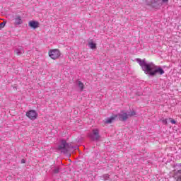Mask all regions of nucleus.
<instances>
[{"label": "nucleus", "mask_w": 181, "mask_h": 181, "mask_svg": "<svg viewBox=\"0 0 181 181\" xmlns=\"http://www.w3.org/2000/svg\"><path fill=\"white\" fill-rule=\"evenodd\" d=\"M136 62L139 63V66L141 67L143 71L145 74H148V76H156V74H165V71L160 66H158L153 64L152 62H148L146 59H141L139 58L136 59Z\"/></svg>", "instance_id": "f257e3e1"}, {"label": "nucleus", "mask_w": 181, "mask_h": 181, "mask_svg": "<svg viewBox=\"0 0 181 181\" xmlns=\"http://www.w3.org/2000/svg\"><path fill=\"white\" fill-rule=\"evenodd\" d=\"M134 115H136V114L135 113V111L128 112L122 111L118 115H114L112 117L107 119H105L104 120V122L105 124H111L112 121H115V118H117V117H118L119 121H127V119H129V117H134Z\"/></svg>", "instance_id": "f03ea898"}, {"label": "nucleus", "mask_w": 181, "mask_h": 181, "mask_svg": "<svg viewBox=\"0 0 181 181\" xmlns=\"http://www.w3.org/2000/svg\"><path fill=\"white\" fill-rule=\"evenodd\" d=\"M73 146L69 144L65 140H62L60 144L58 146V150L64 153V155H69V151H71Z\"/></svg>", "instance_id": "7ed1b4c3"}, {"label": "nucleus", "mask_w": 181, "mask_h": 181, "mask_svg": "<svg viewBox=\"0 0 181 181\" xmlns=\"http://www.w3.org/2000/svg\"><path fill=\"white\" fill-rule=\"evenodd\" d=\"M89 138L92 141H98L101 136H100V130L98 129H93L90 133L88 134Z\"/></svg>", "instance_id": "20e7f679"}, {"label": "nucleus", "mask_w": 181, "mask_h": 181, "mask_svg": "<svg viewBox=\"0 0 181 181\" xmlns=\"http://www.w3.org/2000/svg\"><path fill=\"white\" fill-rule=\"evenodd\" d=\"M49 56L53 60H56V59H59V57H60V51L57 49L50 50L49 52Z\"/></svg>", "instance_id": "39448f33"}, {"label": "nucleus", "mask_w": 181, "mask_h": 181, "mask_svg": "<svg viewBox=\"0 0 181 181\" xmlns=\"http://www.w3.org/2000/svg\"><path fill=\"white\" fill-rule=\"evenodd\" d=\"M26 116L33 121H35L37 118V113L35 110H29L26 112Z\"/></svg>", "instance_id": "423d86ee"}, {"label": "nucleus", "mask_w": 181, "mask_h": 181, "mask_svg": "<svg viewBox=\"0 0 181 181\" xmlns=\"http://www.w3.org/2000/svg\"><path fill=\"white\" fill-rule=\"evenodd\" d=\"M13 21H14V25L16 26L22 25V23H23V20H22V17L21 16H16Z\"/></svg>", "instance_id": "0eeeda50"}, {"label": "nucleus", "mask_w": 181, "mask_h": 181, "mask_svg": "<svg viewBox=\"0 0 181 181\" xmlns=\"http://www.w3.org/2000/svg\"><path fill=\"white\" fill-rule=\"evenodd\" d=\"M39 22L35 21H31L28 23V26L32 29H37V28H39Z\"/></svg>", "instance_id": "6e6552de"}, {"label": "nucleus", "mask_w": 181, "mask_h": 181, "mask_svg": "<svg viewBox=\"0 0 181 181\" xmlns=\"http://www.w3.org/2000/svg\"><path fill=\"white\" fill-rule=\"evenodd\" d=\"M173 177L176 181H181V170L175 171Z\"/></svg>", "instance_id": "1a4fd4ad"}, {"label": "nucleus", "mask_w": 181, "mask_h": 181, "mask_svg": "<svg viewBox=\"0 0 181 181\" xmlns=\"http://www.w3.org/2000/svg\"><path fill=\"white\" fill-rule=\"evenodd\" d=\"M75 85L79 88L80 91H83L84 90V83L81 81H76Z\"/></svg>", "instance_id": "9d476101"}, {"label": "nucleus", "mask_w": 181, "mask_h": 181, "mask_svg": "<svg viewBox=\"0 0 181 181\" xmlns=\"http://www.w3.org/2000/svg\"><path fill=\"white\" fill-rule=\"evenodd\" d=\"M51 170L52 173L57 174L59 172H60V168L56 165H51Z\"/></svg>", "instance_id": "9b49d317"}, {"label": "nucleus", "mask_w": 181, "mask_h": 181, "mask_svg": "<svg viewBox=\"0 0 181 181\" xmlns=\"http://www.w3.org/2000/svg\"><path fill=\"white\" fill-rule=\"evenodd\" d=\"M15 52L18 56H21V54H23L25 53V50L22 47H20L15 50Z\"/></svg>", "instance_id": "f8f14e48"}, {"label": "nucleus", "mask_w": 181, "mask_h": 181, "mask_svg": "<svg viewBox=\"0 0 181 181\" xmlns=\"http://www.w3.org/2000/svg\"><path fill=\"white\" fill-rule=\"evenodd\" d=\"M88 46L90 47V49H97V45L93 42H88Z\"/></svg>", "instance_id": "ddd939ff"}, {"label": "nucleus", "mask_w": 181, "mask_h": 181, "mask_svg": "<svg viewBox=\"0 0 181 181\" xmlns=\"http://www.w3.org/2000/svg\"><path fill=\"white\" fill-rule=\"evenodd\" d=\"M110 179V175L104 174L103 175L100 176L101 180H108Z\"/></svg>", "instance_id": "4468645a"}, {"label": "nucleus", "mask_w": 181, "mask_h": 181, "mask_svg": "<svg viewBox=\"0 0 181 181\" xmlns=\"http://www.w3.org/2000/svg\"><path fill=\"white\" fill-rule=\"evenodd\" d=\"M153 4L157 5L158 8H160V6H162V2H160V0H154Z\"/></svg>", "instance_id": "2eb2a0df"}, {"label": "nucleus", "mask_w": 181, "mask_h": 181, "mask_svg": "<svg viewBox=\"0 0 181 181\" xmlns=\"http://www.w3.org/2000/svg\"><path fill=\"white\" fill-rule=\"evenodd\" d=\"M170 122H171V124H176V121L174 119L172 118H168Z\"/></svg>", "instance_id": "dca6fc26"}, {"label": "nucleus", "mask_w": 181, "mask_h": 181, "mask_svg": "<svg viewBox=\"0 0 181 181\" xmlns=\"http://www.w3.org/2000/svg\"><path fill=\"white\" fill-rule=\"evenodd\" d=\"M4 28H5L4 22L0 23V30H1V29H4Z\"/></svg>", "instance_id": "f3484780"}, {"label": "nucleus", "mask_w": 181, "mask_h": 181, "mask_svg": "<svg viewBox=\"0 0 181 181\" xmlns=\"http://www.w3.org/2000/svg\"><path fill=\"white\" fill-rule=\"evenodd\" d=\"M163 124H165V125H168V119H163Z\"/></svg>", "instance_id": "a211bd4d"}, {"label": "nucleus", "mask_w": 181, "mask_h": 181, "mask_svg": "<svg viewBox=\"0 0 181 181\" xmlns=\"http://www.w3.org/2000/svg\"><path fill=\"white\" fill-rule=\"evenodd\" d=\"M163 4H168L169 0H162Z\"/></svg>", "instance_id": "6ab92c4d"}, {"label": "nucleus", "mask_w": 181, "mask_h": 181, "mask_svg": "<svg viewBox=\"0 0 181 181\" xmlns=\"http://www.w3.org/2000/svg\"><path fill=\"white\" fill-rule=\"evenodd\" d=\"M25 163V159H22L21 160V163Z\"/></svg>", "instance_id": "aec40b11"}]
</instances>
